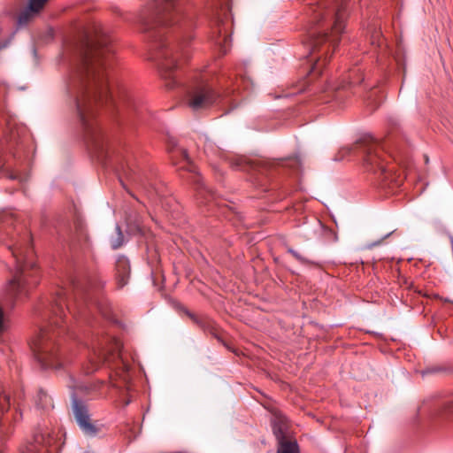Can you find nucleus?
Listing matches in <instances>:
<instances>
[{
  "label": "nucleus",
  "mask_w": 453,
  "mask_h": 453,
  "mask_svg": "<svg viewBox=\"0 0 453 453\" xmlns=\"http://www.w3.org/2000/svg\"><path fill=\"white\" fill-rule=\"evenodd\" d=\"M218 97V94L207 82L200 81L188 88L185 104L193 111H199L211 107Z\"/></svg>",
  "instance_id": "obj_8"
},
{
  "label": "nucleus",
  "mask_w": 453,
  "mask_h": 453,
  "mask_svg": "<svg viewBox=\"0 0 453 453\" xmlns=\"http://www.w3.org/2000/svg\"><path fill=\"white\" fill-rule=\"evenodd\" d=\"M10 249L17 263V272L10 281V291L18 297L26 295L38 281L34 271L35 264L27 261L32 254L31 248L28 245L16 243Z\"/></svg>",
  "instance_id": "obj_4"
},
{
  "label": "nucleus",
  "mask_w": 453,
  "mask_h": 453,
  "mask_svg": "<svg viewBox=\"0 0 453 453\" xmlns=\"http://www.w3.org/2000/svg\"><path fill=\"white\" fill-rule=\"evenodd\" d=\"M204 152L209 156L210 154L220 156V150L214 145L211 141H206L204 143Z\"/></svg>",
  "instance_id": "obj_17"
},
{
  "label": "nucleus",
  "mask_w": 453,
  "mask_h": 453,
  "mask_svg": "<svg viewBox=\"0 0 453 453\" xmlns=\"http://www.w3.org/2000/svg\"><path fill=\"white\" fill-rule=\"evenodd\" d=\"M353 150H358L364 155L363 164L367 172L374 173L380 172L381 174L386 173L384 150L378 141L372 138H365L358 142Z\"/></svg>",
  "instance_id": "obj_7"
},
{
  "label": "nucleus",
  "mask_w": 453,
  "mask_h": 453,
  "mask_svg": "<svg viewBox=\"0 0 453 453\" xmlns=\"http://www.w3.org/2000/svg\"><path fill=\"white\" fill-rule=\"evenodd\" d=\"M47 0H29L28 5L18 17L20 26L27 25L45 5Z\"/></svg>",
  "instance_id": "obj_12"
},
{
  "label": "nucleus",
  "mask_w": 453,
  "mask_h": 453,
  "mask_svg": "<svg viewBox=\"0 0 453 453\" xmlns=\"http://www.w3.org/2000/svg\"><path fill=\"white\" fill-rule=\"evenodd\" d=\"M107 358L106 357H104V362H107Z\"/></svg>",
  "instance_id": "obj_27"
},
{
  "label": "nucleus",
  "mask_w": 453,
  "mask_h": 453,
  "mask_svg": "<svg viewBox=\"0 0 453 453\" xmlns=\"http://www.w3.org/2000/svg\"><path fill=\"white\" fill-rule=\"evenodd\" d=\"M112 246H113V248H114V249H117V248H119V247L120 246V243H119V244H113Z\"/></svg>",
  "instance_id": "obj_26"
},
{
  "label": "nucleus",
  "mask_w": 453,
  "mask_h": 453,
  "mask_svg": "<svg viewBox=\"0 0 453 453\" xmlns=\"http://www.w3.org/2000/svg\"><path fill=\"white\" fill-rule=\"evenodd\" d=\"M178 13L176 0H150L140 11L138 21L144 31L171 25Z\"/></svg>",
  "instance_id": "obj_5"
},
{
  "label": "nucleus",
  "mask_w": 453,
  "mask_h": 453,
  "mask_svg": "<svg viewBox=\"0 0 453 453\" xmlns=\"http://www.w3.org/2000/svg\"><path fill=\"white\" fill-rule=\"evenodd\" d=\"M332 12V10L327 9L326 1L317 5H312L310 7L311 20L312 23H323L325 21V16L331 15Z\"/></svg>",
  "instance_id": "obj_14"
},
{
  "label": "nucleus",
  "mask_w": 453,
  "mask_h": 453,
  "mask_svg": "<svg viewBox=\"0 0 453 453\" xmlns=\"http://www.w3.org/2000/svg\"><path fill=\"white\" fill-rule=\"evenodd\" d=\"M7 319L3 307L0 305V335L7 330Z\"/></svg>",
  "instance_id": "obj_19"
},
{
  "label": "nucleus",
  "mask_w": 453,
  "mask_h": 453,
  "mask_svg": "<svg viewBox=\"0 0 453 453\" xmlns=\"http://www.w3.org/2000/svg\"><path fill=\"white\" fill-rule=\"evenodd\" d=\"M91 362V367L88 368L87 372H93L94 371L97 370L99 367V362L97 361H90Z\"/></svg>",
  "instance_id": "obj_21"
},
{
  "label": "nucleus",
  "mask_w": 453,
  "mask_h": 453,
  "mask_svg": "<svg viewBox=\"0 0 453 453\" xmlns=\"http://www.w3.org/2000/svg\"><path fill=\"white\" fill-rule=\"evenodd\" d=\"M155 48L153 59L157 62L162 76L165 79H173V72L179 67L180 59L188 58V50L181 48L173 51L167 47L161 35H158V40L156 39Z\"/></svg>",
  "instance_id": "obj_6"
},
{
  "label": "nucleus",
  "mask_w": 453,
  "mask_h": 453,
  "mask_svg": "<svg viewBox=\"0 0 453 453\" xmlns=\"http://www.w3.org/2000/svg\"><path fill=\"white\" fill-rule=\"evenodd\" d=\"M446 411L449 413H452L453 414V402L449 403V404L446 407Z\"/></svg>",
  "instance_id": "obj_22"
},
{
  "label": "nucleus",
  "mask_w": 453,
  "mask_h": 453,
  "mask_svg": "<svg viewBox=\"0 0 453 453\" xmlns=\"http://www.w3.org/2000/svg\"><path fill=\"white\" fill-rule=\"evenodd\" d=\"M424 157H425V162L427 164V163H428V161H429L428 157H427V156H425Z\"/></svg>",
  "instance_id": "obj_25"
},
{
  "label": "nucleus",
  "mask_w": 453,
  "mask_h": 453,
  "mask_svg": "<svg viewBox=\"0 0 453 453\" xmlns=\"http://www.w3.org/2000/svg\"><path fill=\"white\" fill-rule=\"evenodd\" d=\"M272 426L273 434L279 441L277 453H299L297 442L296 441L287 440L288 429L287 418L280 412L274 413L272 420Z\"/></svg>",
  "instance_id": "obj_9"
},
{
  "label": "nucleus",
  "mask_w": 453,
  "mask_h": 453,
  "mask_svg": "<svg viewBox=\"0 0 453 453\" xmlns=\"http://www.w3.org/2000/svg\"><path fill=\"white\" fill-rule=\"evenodd\" d=\"M73 411L81 429L88 435H96L98 428L91 422L87 406L81 401H73Z\"/></svg>",
  "instance_id": "obj_11"
},
{
  "label": "nucleus",
  "mask_w": 453,
  "mask_h": 453,
  "mask_svg": "<svg viewBox=\"0 0 453 453\" xmlns=\"http://www.w3.org/2000/svg\"><path fill=\"white\" fill-rule=\"evenodd\" d=\"M52 441L53 438L48 429L38 428L33 435V441L22 443L18 449V453H41V449L50 446Z\"/></svg>",
  "instance_id": "obj_10"
},
{
  "label": "nucleus",
  "mask_w": 453,
  "mask_h": 453,
  "mask_svg": "<svg viewBox=\"0 0 453 453\" xmlns=\"http://www.w3.org/2000/svg\"><path fill=\"white\" fill-rule=\"evenodd\" d=\"M65 306L71 312V307L67 304L66 292L59 289L51 307L49 326L42 328L33 341L34 354L43 368L58 369L64 365L65 359L56 340L65 331Z\"/></svg>",
  "instance_id": "obj_2"
},
{
  "label": "nucleus",
  "mask_w": 453,
  "mask_h": 453,
  "mask_svg": "<svg viewBox=\"0 0 453 453\" xmlns=\"http://www.w3.org/2000/svg\"><path fill=\"white\" fill-rule=\"evenodd\" d=\"M288 251L296 258L297 259L300 263L302 264H311V261L309 259H307L306 257H303L301 254H299L297 251H296L295 250L289 248L288 250Z\"/></svg>",
  "instance_id": "obj_20"
},
{
  "label": "nucleus",
  "mask_w": 453,
  "mask_h": 453,
  "mask_svg": "<svg viewBox=\"0 0 453 453\" xmlns=\"http://www.w3.org/2000/svg\"><path fill=\"white\" fill-rule=\"evenodd\" d=\"M114 50L107 37L102 36L95 42H86L81 51L73 90H75V106L86 139L95 150L99 149L100 134L95 120L99 105L118 100L127 104L132 101L125 83L118 82L114 91L110 89L107 69L111 65Z\"/></svg>",
  "instance_id": "obj_1"
},
{
  "label": "nucleus",
  "mask_w": 453,
  "mask_h": 453,
  "mask_svg": "<svg viewBox=\"0 0 453 453\" xmlns=\"http://www.w3.org/2000/svg\"><path fill=\"white\" fill-rule=\"evenodd\" d=\"M347 17L346 8L341 4L334 11V23L331 27V32L328 33H310V47L311 54L316 52L321 53L311 66V72L313 73L320 74L322 68L326 66L328 62V50L332 46L334 50L340 42V35L343 32L345 19Z\"/></svg>",
  "instance_id": "obj_3"
},
{
  "label": "nucleus",
  "mask_w": 453,
  "mask_h": 453,
  "mask_svg": "<svg viewBox=\"0 0 453 453\" xmlns=\"http://www.w3.org/2000/svg\"><path fill=\"white\" fill-rule=\"evenodd\" d=\"M174 83H175L174 81H168V82L166 83V86H167L169 88H173L174 87Z\"/></svg>",
  "instance_id": "obj_23"
},
{
  "label": "nucleus",
  "mask_w": 453,
  "mask_h": 453,
  "mask_svg": "<svg viewBox=\"0 0 453 453\" xmlns=\"http://www.w3.org/2000/svg\"><path fill=\"white\" fill-rule=\"evenodd\" d=\"M10 407V396L5 392L0 393V411L4 412Z\"/></svg>",
  "instance_id": "obj_18"
},
{
  "label": "nucleus",
  "mask_w": 453,
  "mask_h": 453,
  "mask_svg": "<svg viewBox=\"0 0 453 453\" xmlns=\"http://www.w3.org/2000/svg\"><path fill=\"white\" fill-rule=\"evenodd\" d=\"M239 165H240L239 160L236 162V164H234H234H232V166H233V167H235V168H238V167H239Z\"/></svg>",
  "instance_id": "obj_24"
},
{
  "label": "nucleus",
  "mask_w": 453,
  "mask_h": 453,
  "mask_svg": "<svg viewBox=\"0 0 453 453\" xmlns=\"http://www.w3.org/2000/svg\"><path fill=\"white\" fill-rule=\"evenodd\" d=\"M130 265L128 260L122 257L116 263V281L118 288H121L128 282Z\"/></svg>",
  "instance_id": "obj_13"
},
{
  "label": "nucleus",
  "mask_w": 453,
  "mask_h": 453,
  "mask_svg": "<svg viewBox=\"0 0 453 453\" xmlns=\"http://www.w3.org/2000/svg\"><path fill=\"white\" fill-rule=\"evenodd\" d=\"M176 153H179L181 156V158H182V161L184 164L181 166V168H186L188 171H193L194 166L191 164V161L189 159L188 152L185 150H176Z\"/></svg>",
  "instance_id": "obj_16"
},
{
  "label": "nucleus",
  "mask_w": 453,
  "mask_h": 453,
  "mask_svg": "<svg viewBox=\"0 0 453 453\" xmlns=\"http://www.w3.org/2000/svg\"><path fill=\"white\" fill-rule=\"evenodd\" d=\"M36 404L43 410H50L53 408L51 397L43 390L38 391Z\"/></svg>",
  "instance_id": "obj_15"
},
{
  "label": "nucleus",
  "mask_w": 453,
  "mask_h": 453,
  "mask_svg": "<svg viewBox=\"0 0 453 453\" xmlns=\"http://www.w3.org/2000/svg\"><path fill=\"white\" fill-rule=\"evenodd\" d=\"M0 453H4V452H1V451H0Z\"/></svg>",
  "instance_id": "obj_28"
}]
</instances>
